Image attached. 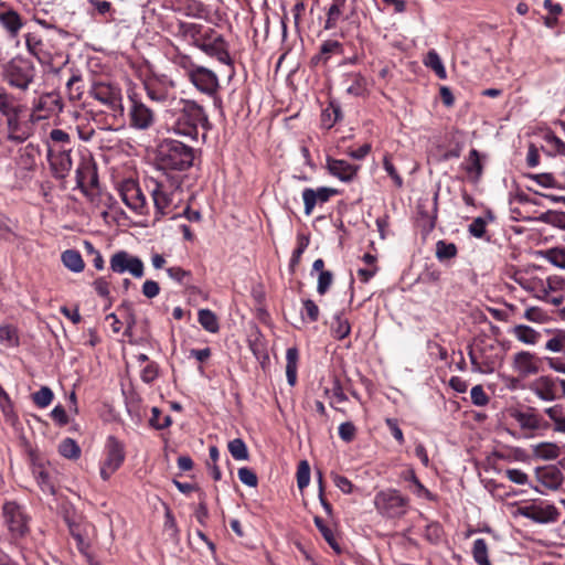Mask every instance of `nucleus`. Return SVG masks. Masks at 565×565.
Returning <instances> with one entry per match:
<instances>
[{
	"instance_id": "nucleus-30",
	"label": "nucleus",
	"mask_w": 565,
	"mask_h": 565,
	"mask_svg": "<svg viewBox=\"0 0 565 565\" xmlns=\"http://www.w3.org/2000/svg\"><path fill=\"white\" fill-rule=\"evenodd\" d=\"M17 111H25V106L13 94L1 90L0 115L6 118L9 115H15Z\"/></svg>"
},
{
	"instance_id": "nucleus-46",
	"label": "nucleus",
	"mask_w": 565,
	"mask_h": 565,
	"mask_svg": "<svg viewBox=\"0 0 565 565\" xmlns=\"http://www.w3.org/2000/svg\"><path fill=\"white\" fill-rule=\"evenodd\" d=\"M539 183L545 188H558L565 190V170L556 177L550 173L537 175Z\"/></svg>"
},
{
	"instance_id": "nucleus-45",
	"label": "nucleus",
	"mask_w": 565,
	"mask_h": 565,
	"mask_svg": "<svg viewBox=\"0 0 565 565\" xmlns=\"http://www.w3.org/2000/svg\"><path fill=\"white\" fill-rule=\"evenodd\" d=\"M316 526L318 527L319 532L323 536V539L328 542V544L337 552L340 553L341 548L338 544V541L334 536L333 531L324 524L323 520L320 516H315L313 519Z\"/></svg>"
},
{
	"instance_id": "nucleus-43",
	"label": "nucleus",
	"mask_w": 565,
	"mask_h": 565,
	"mask_svg": "<svg viewBox=\"0 0 565 565\" xmlns=\"http://www.w3.org/2000/svg\"><path fill=\"white\" fill-rule=\"evenodd\" d=\"M33 476L43 492L50 494L54 493V486L51 481L50 475L42 466H35L33 468Z\"/></svg>"
},
{
	"instance_id": "nucleus-10",
	"label": "nucleus",
	"mask_w": 565,
	"mask_h": 565,
	"mask_svg": "<svg viewBox=\"0 0 565 565\" xmlns=\"http://www.w3.org/2000/svg\"><path fill=\"white\" fill-rule=\"evenodd\" d=\"M128 99L129 127L139 131L149 130L156 122V113L136 94L128 95Z\"/></svg>"
},
{
	"instance_id": "nucleus-23",
	"label": "nucleus",
	"mask_w": 565,
	"mask_h": 565,
	"mask_svg": "<svg viewBox=\"0 0 565 565\" xmlns=\"http://www.w3.org/2000/svg\"><path fill=\"white\" fill-rule=\"evenodd\" d=\"M77 186L85 192L98 184V175L95 164L89 159L82 160L76 168Z\"/></svg>"
},
{
	"instance_id": "nucleus-1",
	"label": "nucleus",
	"mask_w": 565,
	"mask_h": 565,
	"mask_svg": "<svg viewBox=\"0 0 565 565\" xmlns=\"http://www.w3.org/2000/svg\"><path fill=\"white\" fill-rule=\"evenodd\" d=\"M163 122L168 131L196 139L199 128L209 125L204 108L196 102L185 98L172 99L163 111Z\"/></svg>"
},
{
	"instance_id": "nucleus-21",
	"label": "nucleus",
	"mask_w": 565,
	"mask_h": 565,
	"mask_svg": "<svg viewBox=\"0 0 565 565\" xmlns=\"http://www.w3.org/2000/svg\"><path fill=\"white\" fill-rule=\"evenodd\" d=\"M543 292L546 296L542 297V301L553 306L562 305L565 300V279L558 275L545 276Z\"/></svg>"
},
{
	"instance_id": "nucleus-17",
	"label": "nucleus",
	"mask_w": 565,
	"mask_h": 565,
	"mask_svg": "<svg viewBox=\"0 0 565 565\" xmlns=\"http://www.w3.org/2000/svg\"><path fill=\"white\" fill-rule=\"evenodd\" d=\"M24 111H17L15 115L6 117L7 139L12 142L21 143L32 135V124L24 118Z\"/></svg>"
},
{
	"instance_id": "nucleus-36",
	"label": "nucleus",
	"mask_w": 565,
	"mask_h": 565,
	"mask_svg": "<svg viewBox=\"0 0 565 565\" xmlns=\"http://www.w3.org/2000/svg\"><path fill=\"white\" fill-rule=\"evenodd\" d=\"M343 49L342 44L337 40H327L320 46L319 55L313 57V61L317 63L322 61L327 63L332 54L340 55L342 54Z\"/></svg>"
},
{
	"instance_id": "nucleus-26",
	"label": "nucleus",
	"mask_w": 565,
	"mask_h": 565,
	"mask_svg": "<svg viewBox=\"0 0 565 565\" xmlns=\"http://www.w3.org/2000/svg\"><path fill=\"white\" fill-rule=\"evenodd\" d=\"M461 169L466 172L471 182H478L483 173V164L480 153L477 149H471L469 154L461 163Z\"/></svg>"
},
{
	"instance_id": "nucleus-29",
	"label": "nucleus",
	"mask_w": 565,
	"mask_h": 565,
	"mask_svg": "<svg viewBox=\"0 0 565 565\" xmlns=\"http://www.w3.org/2000/svg\"><path fill=\"white\" fill-rule=\"evenodd\" d=\"M519 286L525 291L530 292L534 298L542 300L546 294L543 292L544 277L543 276H522L515 279Z\"/></svg>"
},
{
	"instance_id": "nucleus-22",
	"label": "nucleus",
	"mask_w": 565,
	"mask_h": 565,
	"mask_svg": "<svg viewBox=\"0 0 565 565\" xmlns=\"http://www.w3.org/2000/svg\"><path fill=\"white\" fill-rule=\"evenodd\" d=\"M536 480L543 489L535 487V490L543 493L544 490H556L563 481V475L556 466H545L535 471Z\"/></svg>"
},
{
	"instance_id": "nucleus-4",
	"label": "nucleus",
	"mask_w": 565,
	"mask_h": 565,
	"mask_svg": "<svg viewBox=\"0 0 565 565\" xmlns=\"http://www.w3.org/2000/svg\"><path fill=\"white\" fill-rule=\"evenodd\" d=\"M193 149L178 140H167L160 147V161L164 168L182 171L193 164Z\"/></svg>"
},
{
	"instance_id": "nucleus-16",
	"label": "nucleus",
	"mask_w": 565,
	"mask_h": 565,
	"mask_svg": "<svg viewBox=\"0 0 565 565\" xmlns=\"http://www.w3.org/2000/svg\"><path fill=\"white\" fill-rule=\"evenodd\" d=\"M530 392L540 401L552 403L561 398L559 377L540 375L529 384Z\"/></svg>"
},
{
	"instance_id": "nucleus-64",
	"label": "nucleus",
	"mask_w": 565,
	"mask_h": 565,
	"mask_svg": "<svg viewBox=\"0 0 565 565\" xmlns=\"http://www.w3.org/2000/svg\"><path fill=\"white\" fill-rule=\"evenodd\" d=\"M50 140L54 145H60V148H67V146L71 145V137L70 135L62 130V129H53L50 132Z\"/></svg>"
},
{
	"instance_id": "nucleus-27",
	"label": "nucleus",
	"mask_w": 565,
	"mask_h": 565,
	"mask_svg": "<svg viewBox=\"0 0 565 565\" xmlns=\"http://www.w3.org/2000/svg\"><path fill=\"white\" fill-rule=\"evenodd\" d=\"M511 416L524 430L534 431L542 428V418L532 408L525 412L515 409L511 413Z\"/></svg>"
},
{
	"instance_id": "nucleus-50",
	"label": "nucleus",
	"mask_w": 565,
	"mask_h": 565,
	"mask_svg": "<svg viewBox=\"0 0 565 565\" xmlns=\"http://www.w3.org/2000/svg\"><path fill=\"white\" fill-rule=\"evenodd\" d=\"M171 61L177 66L183 68L185 71L188 77L190 76L191 72L193 70H195L198 66L192 61L191 56L180 52L178 49H175V51L171 57Z\"/></svg>"
},
{
	"instance_id": "nucleus-11",
	"label": "nucleus",
	"mask_w": 565,
	"mask_h": 565,
	"mask_svg": "<svg viewBox=\"0 0 565 565\" xmlns=\"http://www.w3.org/2000/svg\"><path fill=\"white\" fill-rule=\"evenodd\" d=\"M511 369L518 375V379L512 380L515 383L519 379L537 375L542 370V359L531 351L521 350L512 355Z\"/></svg>"
},
{
	"instance_id": "nucleus-52",
	"label": "nucleus",
	"mask_w": 565,
	"mask_h": 565,
	"mask_svg": "<svg viewBox=\"0 0 565 565\" xmlns=\"http://www.w3.org/2000/svg\"><path fill=\"white\" fill-rule=\"evenodd\" d=\"M54 394L49 386H42L38 392L33 393L32 401L40 407H47L53 401Z\"/></svg>"
},
{
	"instance_id": "nucleus-35",
	"label": "nucleus",
	"mask_w": 565,
	"mask_h": 565,
	"mask_svg": "<svg viewBox=\"0 0 565 565\" xmlns=\"http://www.w3.org/2000/svg\"><path fill=\"white\" fill-rule=\"evenodd\" d=\"M61 258L63 265L74 273H81L85 267L82 255L75 249L63 252Z\"/></svg>"
},
{
	"instance_id": "nucleus-34",
	"label": "nucleus",
	"mask_w": 565,
	"mask_h": 565,
	"mask_svg": "<svg viewBox=\"0 0 565 565\" xmlns=\"http://www.w3.org/2000/svg\"><path fill=\"white\" fill-rule=\"evenodd\" d=\"M533 455L543 460H553L561 455V447L555 443H539L533 446Z\"/></svg>"
},
{
	"instance_id": "nucleus-44",
	"label": "nucleus",
	"mask_w": 565,
	"mask_h": 565,
	"mask_svg": "<svg viewBox=\"0 0 565 565\" xmlns=\"http://www.w3.org/2000/svg\"><path fill=\"white\" fill-rule=\"evenodd\" d=\"M58 452L64 458L78 459L81 456V448L74 439L65 438L58 445Z\"/></svg>"
},
{
	"instance_id": "nucleus-58",
	"label": "nucleus",
	"mask_w": 565,
	"mask_h": 565,
	"mask_svg": "<svg viewBox=\"0 0 565 565\" xmlns=\"http://www.w3.org/2000/svg\"><path fill=\"white\" fill-rule=\"evenodd\" d=\"M149 423L156 429H163L171 425V417L169 415L161 416L159 408L152 407Z\"/></svg>"
},
{
	"instance_id": "nucleus-40",
	"label": "nucleus",
	"mask_w": 565,
	"mask_h": 565,
	"mask_svg": "<svg viewBox=\"0 0 565 565\" xmlns=\"http://www.w3.org/2000/svg\"><path fill=\"white\" fill-rule=\"evenodd\" d=\"M472 556L478 565H491L488 555V544L484 539H477L472 546Z\"/></svg>"
},
{
	"instance_id": "nucleus-25",
	"label": "nucleus",
	"mask_w": 565,
	"mask_h": 565,
	"mask_svg": "<svg viewBox=\"0 0 565 565\" xmlns=\"http://www.w3.org/2000/svg\"><path fill=\"white\" fill-rule=\"evenodd\" d=\"M203 25L194 22H178L174 35L198 46L205 34L202 33Z\"/></svg>"
},
{
	"instance_id": "nucleus-15",
	"label": "nucleus",
	"mask_w": 565,
	"mask_h": 565,
	"mask_svg": "<svg viewBox=\"0 0 565 565\" xmlns=\"http://www.w3.org/2000/svg\"><path fill=\"white\" fill-rule=\"evenodd\" d=\"M118 191L122 202L127 205V207L137 214H147V198L137 181L132 179L124 180L119 184Z\"/></svg>"
},
{
	"instance_id": "nucleus-39",
	"label": "nucleus",
	"mask_w": 565,
	"mask_h": 565,
	"mask_svg": "<svg viewBox=\"0 0 565 565\" xmlns=\"http://www.w3.org/2000/svg\"><path fill=\"white\" fill-rule=\"evenodd\" d=\"M424 63L427 67L431 68L439 78L445 79L447 77L444 63L435 50H430L427 53Z\"/></svg>"
},
{
	"instance_id": "nucleus-3",
	"label": "nucleus",
	"mask_w": 565,
	"mask_h": 565,
	"mask_svg": "<svg viewBox=\"0 0 565 565\" xmlns=\"http://www.w3.org/2000/svg\"><path fill=\"white\" fill-rule=\"evenodd\" d=\"M36 68L33 63L22 56L11 58L2 71L3 81L12 88L26 92L33 84Z\"/></svg>"
},
{
	"instance_id": "nucleus-54",
	"label": "nucleus",
	"mask_w": 565,
	"mask_h": 565,
	"mask_svg": "<svg viewBox=\"0 0 565 565\" xmlns=\"http://www.w3.org/2000/svg\"><path fill=\"white\" fill-rule=\"evenodd\" d=\"M417 223L425 235L429 234L436 225V207L434 209L433 214L419 211Z\"/></svg>"
},
{
	"instance_id": "nucleus-47",
	"label": "nucleus",
	"mask_w": 565,
	"mask_h": 565,
	"mask_svg": "<svg viewBox=\"0 0 565 565\" xmlns=\"http://www.w3.org/2000/svg\"><path fill=\"white\" fill-rule=\"evenodd\" d=\"M544 258L553 266L565 270V247H553L544 252Z\"/></svg>"
},
{
	"instance_id": "nucleus-37",
	"label": "nucleus",
	"mask_w": 565,
	"mask_h": 565,
	"mask_svg": "<svg viewBox=\"0 0 565 565\" xmlns=\"http://www.w3.org/2000/svg\"><path fill=\"white\" fill-rule=\"evenodd\" d=\"M146 92L147 96L159 104H162L164 106V109L168 108V106L171 104L172 99H179L180 97H177L174 95H171L168 90L153 86V85H146Z\"/></svg>"
},
{
	"instance_id": "nucleus-60",
	"label": "nucleus",
	"mask_w": 565,
	"mask_h": 565,
	"mask_svg": "<svg viewBox=\"0 0 565 565\" xmlns=\"http://www.w3.org/2000/svg\"><path fill=\"white\" fill-rule=\"evenodd\" d=\"M166 271H167V275L178 284H185L192 277L191 271L185 270L179 266L169 267V268H167Z\"/></svg>"
},
{
	"instance_id": "nucleus-48",
	"label": "nucleus",
	"mask_w": 565,
	"mask_h": 565,
	"mask_svg": "<svg viewBox=\"0 0 565 565\" xmlns=\"http://www.w3.org/2000/svg\"><path fill=\"white\" fill-rule=\"evenodd\" d=\"M227 448L235 460H247L249 457L247 446L241 438L231 440Z\"/></svg>"
},
{
	"instance_id": "nucleus-28",
	"label": "nucleus",
	"mask_w": 565,
	"mask_h": 565,
	"mask_svg": "<svg viewBox=\"0 0 565 565\" xmlns=\"http://www.w3.org/2000/svg\"><path fill=\"white\" fill-rule=\"evenodd\" d=\"M329 172L343 182L351 181L356 174V168L344 160L328 159Z\"/></svg>"
},
{
	"instance_id": "nucleus-14",
	"label": "nucleus",
	"mask_w": 565,
	"mask_h": 565,
	"mask_svg": "<svg viewBox=\"0 0 565 565\" xmlns=\"http://www.w3.org/2000/svg\"><path fill=\"white\" fill-rule=\"evenodd\" d=\"M111 271L122 275L130 274L134 278H142L145 275V264L138 256L127 250H117L109 259Z\"/></svg>"
},
{
	"instance_id": "nucleus-5",
	"label": "nucleus",
	"mask_w": 565,
	"mask_h": 565,
	"mask_svg": "<svg viewBox=\"0 0 565 565\" xmlns=\"http://www.w3.org/2000/svg\"><path fill=\"white\" fill-rule=\"evenodd\" d=\"M468 354L473 372L490 374L501 364L499 350L490 342L482 341L475 344Z\"/></svg>"
},
{
	"instance_id": "nucleus-61",
	"label": "nucleus",
	"mask_w": 565,
	"mask_h": 565,
	"mask_svg": "<svg viewBox=\"0 0 565 565\" xmlns=\"http://www.w3.org/2000/svg\"><path fill=\"white\" fill-rule=\"evenodd\" d=\"M302 200L305 204V214L309 216L312 213L315 206L319 203L315 193V189L306 188L302 191Z\"/></svg>"
},
{
	"instance_id": "nucleus-6",
	"label": "nucleus",
	"mask_w": 565,
	"mask_h": 565,
	"mask_svg": "<svg viewBox=\"0 0 565 565\" xmlns=\"http://www.w3.org/2000/svg\"><path fill=\"white\" fill-rule=\"evenodd\" d=\"M374 505L377 512L385 518H401L407 512L408 499L403 497L398 490L387 489L375 494Z\"/></svg>"
},
{
	"instance_id": "nucleus-2",
	"label": "nucleus",
	"mask_w": 565,
	"mask_h": 565,
	"mask_svg": "<svg viewBox=\"0 0 565 565\" xmlns=\"http://www.w3.org/2000/svg\"><path fill=\"white\" fill-rule=\"evenodd\" d=\"M157 214L163 216L173 211L182 200L181 182L178 177L164 175L147 181Z\"/></svg>"
},
{
	"instance_id": "nucleus-24",
	"label": "nucleus",
	"mask_w": 565,
	"mask_h": 565,
	"mask_svg": "<svg viewBox=\"0 0 565 565\" xmlns=\"http://www.w3.org/2000/svg\"><path fill=\"white\" fill-rule=\"evenodd\" d=\"M0 25L8 34V38L13 40L18 38L23 29L24 21L15 10L8 8L0 11Z\"/></svg>"
},
{
	"instance_id": "nucleus-18",
	"label": "nucleus",
	"mask_w": 565,
	"mask_h": 565,
	"mask_svg": "<svg viewBox=\"0 0 565 565\" xmlns=\"http://www.w3.org/2000/svg\"><path fill=\"white\" fill-rule=\"evenodd\" d=\"M71 151L70 147L55 148L49 145L47 160L54 178L64 179L70 173L73 166Z\"/></svg>"
},
{
	"instance_id": "nucleus-12",
	"label": "nucleus",
	"mask_w": 565,
	"mask_h": 565,
	"mask_svg": "<svg viewBox=\"0 0 565 565\" xmlns=\"http://www.w3.org/2000/svg\"><path fill=\"white\" fill-rule=\"evenodd\" d=\"M518 513L535 523H554L558 520L561 513L558 509L547 501H533L529 504L518 508Z\"/></svg>"
},
{
	"instance_id": "nucleus-19",
	"label": "nucleus",
	"mask_w": 565,
	"mask_h": 565,
	"mask_svg": "<svg viewBox=\"0 0 565 565\" xmlns=\"http://www.w3.org/2000/svg\"><path fill=\"white\" fill-rule=\"evenodd\" d=\"M209 56L215 57L218 62L232 65V58L228 53V45L222 35H204L196 46Z\"/></svg>"
},
{
	"instance_id": "nucleus-31",
	"label": "nucleus",
	"mask_w": 565,
	"mask_h": 565,
	"mask_svg": "<svg viewBox=\"0 0 565 565\" xmlns=\"http://www.w3.org/2000/svg\"><path fill=\"white\" fill-rule=\"evenodd\" d=\"M511 334L525 345H536L541 340V333L526 324H516L511 329Z\"/></svg>"
},
{
	"instance_id": "nucleus-33",
	"label": "nucleus",
	"mask_w": 565,
	"mask_h": 565,
	"mask_svg": "<svg viewBox=\"0 0 565 565\" xmlns=\"http://www.w3.org/2000/svg\"><path fill=\"white\" fill-rule=\"evenodd\" d=\"M298 361V349L295 347L288 348L286 351V376L290 386H295L297 383Z\"/></svg>"
},
{
	"instance_id": "nucleus-41",
	"label": "nucleus",
	"mask_w": 565,
	"mask_h": 565,
	"mask_svg": "<svg viewBox=\"0 0 565 565\" xmlns=\"http://www.w3.org/2000/svg\"><path fill=\"white\" fill-rule=\"evenodd\" d=\"M25 45L26 50L30 54L36 57L40 62H44L46 58V54L43 51V42L40 38L34 34L25 35Z\"/></svg>"
},
{
	"instance_id": "nucleus-42",
	"label": "nucleus",
	"mask_w": 565,
	"mask_h": 565,
	"mask_svg": "<svg viewBox=\"0 0 565 565\" xmlns=\"http://www.w3.org/2000/svg\"><path fill=\"white\" fill-rule=\"evenodd\" d=\"M331 332L338 340L347 338L351 332V326L348 319L343 318L342 315H335L331 326Z\"/></svg>"
},
{
	"instance_id": "nucleus-49",
	"label": "nucleus",
	"mask_w": 565,
	"mask_h": 565,
	"mask_svg": "<svg viewBox=\"0 0 565 565\" xmlns=\"http://www.w3.org/2000/svg\"><path fill=\"white\" fill-rule=\"evenodd\" d=\"M457 255V246L454 243H447L443 239L436 243V257L444 262L451 259Z\"/></svg>"
},
{
	"instance_id": "nucleus-38",
	"label": "nucleus",
	"mask_w": 565,
	"mask_h": 565,
	"mask_svg": "<svg viewBox=\"0 0 565 565\" xmlns=\"http://www.w3.org/2000/svg\"><path fill=\"white\" fill-rule=\"evenodd\" d=\"M198 320L203 329L211 333H216L220 329L217 318L215 313L210 309H200L198 313Z\"/></svg>"
},
{
	"instance_id": "nucleus-9",
	"label": "nucleus",
	"mask_w": 565,
	"mask_h": 565,
	"mask_svg": "<svg viewBox=\"0 0 565 565\" xmlns=\"http://www.w3.org/2000/svg\"><path fill=\"white\" fill-rule=\"evenodd\" d=\"M89 95L111 111L124 113L122 94L119 86L110 82H94L89 88Z\"/></svg>"
},
{
	"instance_id": "nucleus-53",
	"label": "nucleus",
	"mask_w": 565,
	"mask_h": 565,
	"mask_svg": "<svg viewBox=\"0 0 565 565\" xmlns=\"http://www.w3.org/2000/svg\"><path fill=\"white\" fill-rule=\"evenodd\" d=\"M347 92L353 96H362L366 92V79L361 74L351 76V84L347 87Z\"/></svg>"
},
{
	"instance_id": "nucleus-7",
	"label": "nucleus",
	"mask_w": 565,
	"mask_h": 565,
	"mask_svg": "<svg viewBox=\"0 0 565 565\" xmlns=\"http://www.w3.org/2000/svg\"><path fill=\"white\" fill-rule=\"evenodd\" d=\"M64 104L60 93L47 92L41 94L32 102L30 121L39 122L63 111Z\"/></svg>"
},
{
	"instance_id": "nucleus-20",
	"label": "nucleus",
	"mask_w": 565,
	"mask_h": 565,
	"mask_svg": "<svg viewBox=\"0 0 565 565\" xmlns=\"http://www.w3.org/2000/svg\"><path fill=\"white\" fill-rule=\"evenodd\" d=\"M189 79L198 90L209 96L214 95L220 87L217 75L212 70L204 66L198 65L196 68L191 72Z\"/></svg>"
},
{
	"instance_id": "nucleus-13",
	"label": "nucleus",
	"mask_w": 565,
	"mask_h": 565,
	"mask_svg": "<svg viewBox=\"0 0 565 565\" xmlns=\"http://www.w3.org/2000/svg\"><path fill=\"white\" fill-rule=\"evenodd\" d=\"M4 524L13 537H22L29 531V518L23 508L14 501H7L2 505Z\"/></svg>"
},
{
	"instance_id": "nucleus-63",
	"label": "nucleus",
	"mask_w": 565,
	"mask_h": 565,
	"mask_svg": "<svg viewBox=\"0 0 565 565\" xmlns=\"http://www.w3.org/2000/svg\"><path fill=\"white\" fill-rule=\"evenodd\" d=\"M471 402L476 406H484L489 403V396L481 385H475L470 391Z\"/></svg>"
},
{
	"instance_id": "nucleus-55",
	"label": "nucleus",
	"mask_w": 565,
	"mask_h": 565,
	"mask_svg": "<svg viewBox=\"0 0 565 565\" xmlns=\"http://www.w3.org/2000/svg\"><path fill=\"white\" fill-rule=\"evenodd\" d=\"M35 148L32 145H26L24 148L20 149V164L28 170H31L35 166Z\"/></svg>"
},
{
	"instance_id": "nucleus-62",
	"label": "nucleus",
	"mask_w": 565,
	"mask_h": 565,
	"mask_svg": "<svg viewBox=\"0 0 565 565\" xmlns=\"http://www.w3.org/2000/svg\"><path fill=\"white\" fill-rule=\"evenodd\" d=\"M79 82H81V76L74 74L70 77V79L66 83V88L68 90L70 98L73 100L81 99V97L83 95V90H82L81 86L77 85V84H79Z\"/></svg>"
},
{
	"instance_id": "nucleus-32",
	"label": "nucleus",
	"mask_w": 565,
	"mask_h": 565,
	"mask_svg": "<svg viewBox=\"0 0 565 565\" xmlns=\"http://www.w3.org/2000/svg\"><path fill=\"white\" fill-rule=\"evenodd\" d=\"M544 414L552 422V429L555 433L565 435V408L561 404H554L544 409Z\"/></svg>"
},
{
	"instance_id": "nucleus-8",
	"label": "nucleus",
	"mask_w": 565,
	"mask_h": 565,
	"mask_svg": "<svg viewBox=\"0 0 565 565\" xmlns=\"http://www.w3.org/2000/svg\"><path fill=\"white\" fill-rule=\"evenodd\" d=\"M104 459L100 462L99 473L104 481L109 478L121 467L125 461V446L114 436L107 438L104 451Z\"/></svg>"
},
{
	"instance_id": "nucleus-51",
	"label": "nucleus",
	"mask_w": 565,
	"mask_h": 565,
	"mask_svg": "<svg viewBox=\"0 0 565 565\" xmlns=\"http://www.w3.org/2000/svg\"><path fill=\"white\" fill-rule=\"evenodd\" d=\"M0 343L7 348H13L19 344L17 330L11 326H0Z\"/></svg>"
},
{
	"instance_id": "nucleus-57",
	"label": "nucleus",
	"mask_w": 565,
	"mask_h": 565,
	"mask_svg": "<svg viewBox=\"0 0 565 565\" xmlns=\"http://www.w3.org/2000/svg\"><path fill=\"white\" fill-rule=\"evenodd\" d=\"M310 482V467L307 460L300 461L297 469V486L300 490L305 489Z\"/></svg>"
},
{
	"instance_id": "nucleus-59",
	"label": "nucleus",
	"mask_w": 565,
	"mask_h": 565,
	"mask_svg": "<svg viewBox=\"0 0 565 565\" xmlns=\"http://www.w3.org/2000/svg\"><path fill=\"white\" fill-rule=\"evenodd\" d=\"M414 484L409 487V490L419 499L428 501H435L436 497L419 481L416 476H413Z\"/></svg>"
},
{
	"instance_id": "nucleus-56",
	"label": "nucleus",
	"mask_w": 565,
	"mask_h": 565,
	"mask_svg": "<svg viewBox=\"0 0 565 565\" xmlns=\"http://www.w3.org/2000/svg\"><path fill=\"white\" fill-rule=\"evenodd\" d=\"M523 318L530 322L544 323L547 321L548 316H547L546 311H544L540 307H529L524 311Z\"/></svg>"
}]
</instances>
